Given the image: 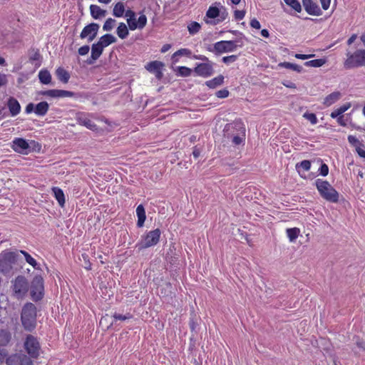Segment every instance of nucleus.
<instances>
[{
    "mask_svg": "<svg viewBox=\"0 0 365 365\" xmlns=\"http://www.w3.org/2000/svg\"><path fill=\"white\" fill-rule=\"evenodd\" d=\"M21 319L26 330L32 331L36 325V307L31 303H26L22 308Z\"/></svg>",
    "mask_w": 365,
    "mask_h": 365,
    "instance_id": "obj_1",
    "label": "nucleus"
},
{
    "mask_svg": "<svg viewBox=\"0 0 365 365\" xmlns=\"http://www.w3.org/2000/svg\"><path fill=\"white\" fill-rule=\"evenodd\" d=\"M315 185L320 195L324 200L331 202H338L339 193L328 181L317 179L315 181Z\"/></svg>",
    "mask_w": 365,
    "mask_h": 365,
    "instance_id": "obj_2",
    "label": "nucleus"
},
{
    "mask_svg": "<svg viewBox=\"0 0 365 365\" xmlns=\"http://www.w3.org/2000/svg\"><path fill=\"white\" fill-rule=\"evenodd\" d=\"M192 58L203 61V63H196V66L194 68V72L197 76L203 78H207L213 74L214 63L211 61H210L207 56L200 54L193 55Z\"/></svg>",
    "mask_w": 365,
    "mask_h": 365,
    "instance_id": "obj_3",
    "label": "nucleus"
},
{
    "mask_svg": "<svg viewBox=\"0 0 365 365\" xmlns=\"http://www.w3.org/2000/svg\"><path fill=\"white\" fill-rule=\"evenodd\" d=\"M24 349L31 360L37 359L40 356L41 346L39 340L32 334L26 335L24 341Z\"/></svg>",
    "mask_w": 365,
    "mask_h": 365,
    "instance_id": "obj_4",
    "label": "nucleus"
},
{
    "mask_svg": "<svg viewBox=\"0 0 365 365\" xmlns=\"http://www.w3.org/2000/svg\"><path fill=\"white\" fill-rule=\"evenodd\" d=\"M160 236L161 231L159 228L148 231L141 237L136 246L139 250L154 247L160 242Z\"/></svg>",
    "mask_w": 365,
    "mask_h": 365,
    "instance_id": "obj_5",
    "label": "nucleus"
},
{
    "mask_svg": "<svg viewBox=\"0 0 365 365\" xmlns=\"http://www.w3.org/2000/svg\"><path fill=\"white\" fill-rule=\"evenodd\" d=\"M12 295L17 299L24 298L29 291V282L26 277L19 275L11 282Z\"/></svg>",
    "mask_w": 365,
    "mask_h": 365,
    "instance_id": "obj_6",
    "label": "nucleus"
},
{
    "mask_svg": "<svg viewBox=\"0 0 365 365\" xmlns=\"http://www.w3.org/2000/svg\"><path fill=\"white\" fill-rule=\"evenodd\" d=\"M125 17L128 26L131 31L142 30L147 24L148 19L144 14H141L137 19L135 12L131 9L126 10Z\"/></svg>",
    "mask_w": 365,
    "mask_h": 365,
    "instance_id": "obj_7",
    "label": "nucleus"
},
{
    "mask_svg": "<svg viewBox=\"0 0 365 365\" xmlns=\"http://www.w3.org/2000/svg\"><path fill=\"white\" fill-rule=\"evenodd\" d=\"M237 41H220L214 43L212 47H209L207 50L216 55L222 53H228L235 51L237 47H241L242 44L238 45Z\"/></svg>",
    "mask_w": 365,
    "mask_h": 365,
    "instance_id": "obj_8",
    "label": "nucleus"
},
{
    "mask_svg": "<svg viewBox=\"0 0 365 365\" xmlns=\"http://www.w3.org/2000/svg\"><path fill=\"white\" fill-rule=\"evenodd\" d=\"M344 66L346 69L365 66V50L359 49L351 54H348Z\"/></svg>",
    "mask_w": 365,
    "mask_h": 365,
    "instance_id": "obj_9",
    "label": "nucleus"
},
{
    "mask_svg": "<svg viewBox=\"0 0 365 365\" xmlns=\"http://www.w3.org/2000/svg\"><path fill=\"white\" fill-rule=\"evenodd\" d=\"M16 254L4 250L0 254V272L9 273L12 269V264L16 261Z\"/></svg>",
    "mask_w": 365,
    "mask_h": 365,
    "instance_id": "obj_10",
    "label": "nucleus"
},
{
    "mask_svg": "<svg viewBox=\"0 0 365 365\" xmlns=\"http://www.w3.org/2000/svg\"><path fill=\"white\" fill-rule=\"evenodd\" d=\"M43 279L41 276H36L31 285V296L34 301L41 300L43 297Z\"/></svg>",
    "mask_w": 365,
    "mask_h": 365,
    "instance_id": "obj_11",
    "label": "nucleus"
},
{
    "mask_svg": "<svg viewBox=\"0 0 365 365\" xmlns=\"http://www.w3.org/2000/svg\"><path fill=\"white\" fill-rule=\"evenodd\" d=\"M226 132L230 130H237L240 131V134L234 135L232 138V143L235 145L241 144L245 140V128L243 123L241 121L234 122L232 123H228L225 125V128Z\"/></svg>",
    "mask_w": 365,
    "mask_h": 365,
    "instance_id": "obj_12",
    "label": "nucleus"
},
{
    "mask_svg": "<svg viewBox=\"0 0 365 365\" xmlns=\"http://www.w3.org/2000/svg\"><path fill=\"white\" fill-rule=\"evenodd\" d=\"M91 114L89 113L78 112L76 114L75 119L77 124L84 126L92 131L98 132L99 128L91 120Z\"/></svg>",
    "mask_w": 365,
    "mask_h": 365,
    "instance_id": "obj_13",
    "label": "nucleus"
},
{
    "mask_svg": "<svg viewBox=\"0 0 365 365\" xmlns=\"http://www.w3.org/2000/svg\"><path fill=\"white\" fill-rule=\"evenodd\" d=\"M6 365H33V360L26 354L20 351L9 356Z\"/></svg>",
    "mask_w": 365,
    "mask_h": 365,
    "instance_id": "obj_14",
    "label": "nucleus"
},
{
    "mask_svg": "<svg viewBox=\"0 0 365 365\" xmlns=\"http://www.w3.org/2000/svg\"><path fill=\"white\" fill-rule=\"evenodd\" d=\"M39 94L43 96L55 98H71L75 96V93L72 91L58 89L42 91L39 92Z\"/></svg>",
    "mask_w": 365,
    "mask_h": 365,
    "instance_id": "obj_15",
    "label": "nucleus"
},
{
    "mask_svg": "<svg viewBox=\"0 0 365 365\" xmlns=\"http://www.w3.org/2000/svg\"><path fill=\"white\" fill-rule=\"evenodd\" d=\"M99 27L96 23H91L86 26L81 32V38H88V41H93L97 36Z\"/></svg>",
    "mask_w": 365,
    "mask_h": 365,
    "instance_id": "obj_16",
    "label": "nucleus"
},
{
    "mask_svg": "<svg viewBox=\"0 0 365 365\" xmlns=\"http://www.w3.org/2000/svg\"><path fill=\"white\" fill-rule=\"evenodd\" d=\"M304 10L307 14L312 16H321L322 11L319 5L313 0H302Z\"/></svg>",
    "mask_w": 365,
    "mask_h": 365,
    "instance_id": "obj_17",
    "label": "nucleus"
},
{
    "mask_svg": "<svg viewBox=\"0 0 365 365\" xmlns=\"http://www.w3.org/2000/svg\"><path fill=\"white\" fill-rule=\"evenodd\" d=\"M11 147L16 153H26V150L29 148V143L23 138H15Z\"/></svg>",
    "mask_w": 365,
    "mask_h": 365,
    "instance_id": "obj_18",
    "label": "nucleus"
},
{
    "mask_svg": "<svg viewBox=\"0 0 365 365\" xmlns=\"http://www.w3.org/2000/svg\"><path fill=\"white\" fill-rule=\"evenodd\" d=\"M164 63L163 62L159 61H153L145 66V68L149 72L154 73L157 78L160 79L163 77L162 69Z\"/></svg>",
    "mask_w": 365,
    "mask_h": 365,
    "instance_id": "obj_19",
    "label": "nucleus"
},
{
    "mask_svg": "<svg viewBox=\"0 0 365 365\" xmlns=\"http://www.w3.org/2000/svg\"><path fill=\"white\" fill-rule=\"evenodd\" d=\"M7 107L11 116H16L21 112V105L14 97H10L7 101Z\"/></svg>",
    "mask_w": 365,
    "mask_h": 365,
    "instance_id": "obj_20",
    "label": "nucleus"
},
{
    "mask_svg": "<svg viewBox=\"0 0 365 365\" xmlns=\"http://www.w3.org/2000/svg\"><path fill=\"white\" fill-rule=\"evenodd\" d=\"M90 11L91 16L95 19H99L106 16L107 11L102 9L99 6L91 4L90 6Z\"/></svg>",
    "mask_w": 365,
    "mask_h": 365,
    "instance_id": "obj_21",
    "label": "nucleus"
},
{
    "mask_svg": "<svg viewBox=\"0 0 365 365\" xmlns=\"http://www.w3.org/2000/svg\"><path fill=\"white\" fill-rule=\"evenodd\" d=\"M341 97V93L339 91H334L328 96H327L323 101V104L325 106H330L336 101H338Z\"/></svg>",
    "mask_w": 365,
    "mask_h": 365,
    "instance_id": "obj_22",
    "label": "nucleus"
},
{
    "mask_svg": "<svg viewBox=\"0 0 365 365\" xmlns=\"http://www.w3.org/2000/svg\"><path fill=\"white\" fill-rule=\"evenodd\" d=\"M51 190H52V193L53 194L54 197L58 202L59 205L61 207H63L65 205V202H66V200H65V195H64V193H63V191L62 190V189H61L58 187H53L51 188Z\"/></svg>",
    "mask_w": 365,
    "mask_h": 365,
    "instance_id": "obj_23",
    "label": "nucleus"
},
{
    "mask_svg": "<svg viewBox=\"0 0 365 365\" xmlns=\"http://www.w3.org/2000/svg\"><path fill=\"white\" fill-rule=\"evenodd\" d=\"M49 109V105L46 101H41L35 106L34 113L38 116H44Z\"/></svg>",
    "mask_w": 365,
    "mask_h": 365,
    "instance_id": "obj_24",
    "label": "nucleus"
},
{
    "mask_svg": "<svg viewBox=\"0 0 365 365\" xmlns=\"http://www.w3.org/2000/svg\"><path fill=\"white\" fill-rule=\"evenodd\" d=\"M57 78L63 83H67L70 79V73L63 67H58L56 70Z\"/></svg>",
    "mask_w": 365,
    "mask_h": 365,
    "instance_id": "obj_25",
    "label": "nucleus"
},
{
    "mask_svg": "<svg viewBox=\"0 0 365 365\" xmlns=\"http://www.w3.org/2000/svg\"><path fill=\"white\" fill-rule=\"evenodd\" d=\"M136 215L138 217L137 226L141 227L143 226L146 219L145 210L143 205H139L137 207Z\"/></svg>",
    "mask_w": 365,
    "mask_h": 365,
    "instance_id": "obj_26",
    "label": "nucleus"
},
{
    "mask_svg": "<svg viewBox=\"0 0 365 365\" xmlns=\"http://www.w3.org/2000/svg\"><path fill=\"white\" fill-rule=\"evenodd\" d=\"M191 55H192V51L189 48H180V49L178 50L177 51H175L172 55L171 60H172L173 63H176L179 61V59H178L179 56H185L191 58L192 57Z\"/></svg>",
    "mask_w": 365,
    "mask_h": 365,
    "instance_id": "obj_27",
    "label": "nucleus"
},
{
    "mask_svg": "<svg viewBox=\"0 0 365 365\" xmlns=\"http://www.w3.org/2000/svg\"><path fill=\"white\" fill-rule=\"evenodd\" d=\"M116 38L112 34H106L102 36L98 41L103 48L108 46L109 45L115 43Z\"/></svg>",
    "mask_w": 365,
    "mask_h": 365,
    "instance_id": "obj_28",
    "label": "nucleus"
},
{
    "mask_svg": "<svg viewBox=\"0 0 365 365\" xmlns=\"http://www.w3.org/2000/svg\"><path fill=\"white\" fill-rule=\"evenodd\" d=\"M116 34L120 39H125L129 34V28L125 23L120 22L116 29Z\"/></svg>",
    "mask_w": 365,
    "mask_h": 365,
    "instance_id": "obj_29",
    "label": "nucleus"
},
{
    "mask_svg": "<svg viewBox=\"0 0 365 365\" xmlns=\"http://www.w3.org/2000/svg\"><path fill=\"white\" fill-rule=\"evenodd\" d=\"M104 48L98 43H93L91 47V58L97 60L102 54Z\"/></svg>",
    "mask_w": 365,
    "mask_h": 365,
    "instance_id": "obj_30",
    "label": "nucleus"
},
{
    "mask_svg": "<svg viewBox=\"0 0 365 365\" xmlns=\"http://www.w3.org/2000/svg\"><path fill=\"white\" fill-rule=\"evenodd\" d=\"M350 107H351V103H344L342 106H341L340 107H339V108H336L335 110H334L331 113L330 116L332 118H336L339 117V116H343L342 114L344 113H345L346 110H348V109H349Z\"/></svg>",
    "mask_w": 365,
    "mask_h": 365,
    "instance_id": "obj_31",
    "label": "nucleus"
},
{
    "mask_svg": "<svg viewBox=\"0 0 365 365\" xmlns=\"http://www.w3.org/2000/svg\"><path fill=\"white\" fill-rule=\"evenodd\" d=\"M11 339V333L4 329H0V346H6Z\"/></svg>",
    "mask_w": 365,
    "mask_h": 365,
    "instance_id": "obj_32",
    "label": "nucleus"
},
{
    "mask_svg": "<svg viewBox=\"0 0 365 365\" xmlns=\"http://www.w3.org/2000/svg\"><path fill=\"white\" fill-rule=\"evenodd\" d=\"M38 78L41 83L48 85L51 82V75L46 69H42L38 73Z\"/></svg>",
    "mask_w": 365,
    "mask_h": 365,
    "instance_id": "obj_33",
    "label": "nucleus"
},
{
    "mask_svg": "<svg viewBox=\"0 0 365 365\" xmlns=\"http://www.w3.org/2000/svg\"><path fill=\"white\" fill-rule=\"evenodd\" d=\"M126 10L125 6L122 2H118L113 7V15L115 17L120 18L125 15Z\"/></svg>",
    "mask_w": 365,
    "mask_h": 365,
    "instance_id": "obj_34",
    "label": "nucleus"
},
{
    "mask_svg": "<svg viewBox=\"0 0 365 365\" xmlns=\"http://www.w3.org/2000/svg\"><path fill=\"white\" fill-rule=\"evenodd\" d=\"M224 82V76L222 75H219L218 76L207 81L205 82L207 86L210 88H215L220 85H222Z\"/></svg>",
    "mask_w": 365,
    "mask_h": 365,
    "instance_id": "obj_35",
    "label": "nucleus"
},
{
    "mask_svg": "<svg viewBox=\"0 0 365 365\" xmlns=\"http://www.w3.org/2000/svg\"><path fill=\"white\" fill-rule=\"evenodd\" d=\"M278 66L282 67V68H285L287 69H291L297 73H302L303 71L302 66L295 64V63H290V62L284 61V62L279 63L278 64Z\"/></svg>",
    "mask_w": 365,
    "mask_h": 365,
    "instance_id": "obj_36",
    "label": "nucleus"
},
{
    "mask_svg": "<svg viewBox=\"0 0 365 365\" xmlns=\"http://www.w3.org/2000/svg\"><path fill=\"white\" fill-rule=\"evenodd\" d=\"M286 233L289 241L294 242L300 234V230L298 227L287 228Z\"/></svg>",
    "mask_w": 365,
    "mask_h": 365,
    "instance_id": "obj_37",
    "label": "nucleus"
},
{
    "mask_svg": "<svg viewBox=\"0 0 365 365\" xmlns=\"http://www.w3.org/2000/svg\"><path fill=\"white\" fill-rule=\"evenodd\" d=\"M326 63V59L324 58H318V59H314L309 61H306L304 63V66L308 67H314V68H319L322 66Z\"/></svg>",
    "mask_w": 365,
    "mask_h": 365,
    "instance_id": "obj_38",
    "label": "nucleus"
},
{
    "mask_svg": "<svg viewBox=\"0 0 365 365\" xmlns=\"http://www.w3.org/2000/svg\"><path fill=\"white\" fill-rule=\"evenodd\" d=\"M220 15V10L216 7L211 6L206 11V17L209 19H215Z\"/></svg>",
    "mask_w": 365,
    "mask_h": 365,
    "instance_id": "obj_39",
    "label": "nucleus"
},
{
    "mask_svg": "<svg viewBox=\"0 0 365 365\" xmlns=\"http://www.w3.org/2000/svg\"><path fill=\"white\" fill-rule=\"evenodd\" d=\"M201 29V25L196 21H191L187 25V30L190 35H195L197 34Z\"/></svg>",
    "mask_w": 365,
    "mask_h": 365,
    "instance_id": "obj_40",
    "label": "nucleus"
},
{
    "mask_svg": "<svg viewBox=\"0 0 365 365\" xmlns=\"http://www.w3.org/2000/svg\"><path fill=\"white\" fill-rule=\"evenodd\" d=\"M20 252L24 256L25 260L28 264L31 265L35 269L37 268L38 263L30 254L24 250H21Z\"/></svg>",
    "mask_w": 365,
    "mask_h": 365,
    "instance_id": "obj_41",
    "label": "nucleus"
},
{
    "mask_svg": "<svg viewBox=\"0 0 365 365\" xmlns=\"http://www.w3.org/2000/svg\"><path fill=\"white\" fill-rule=\"evenodd\" d=\"M311 168V162L308 160H304L299 163H297L296 169L300 173V169L304 171H309Z\"/></svg>",
    "mask_w": 365,
    "mask_h": 365,
    "instance_id": "obj_42",
    "label": "nucleus"
},
{
    "mask_svg": "<svg viewBox=\"0 0 365 365\" xmlns=\"http://www.w3.org/2000/svg\"><path fill=\"white\" fill-rule=\"evenodd\" d=\"M285 4L289 6L292 9H293L297 12H301L302 6L298 0H284Z\"/></svg>",
    "mask_w": 365,
    "mask_h": 365,
    "instance_id": "obj_43",
    "label": "nucleus"
},
{
    "mask_svg": "<svg viewBox=\"0 0 365 365\" xmlns=\"http://www.w3.org/2000/svg\"><path fill=\"white\" fill-rule=\"evenodd\" d=\"M115 23H116V21L115 19H113L112 18H108L105 21V23L103 26V29L106 31H110L113 29Z\"/></svg>",
    "mask_w": 365,
    "mask_h": 365,
    "instance_id": "obj_44",
    "label": "nucleus"
},
{
    "mask_svg": "<svg viewBox=\"0 0 365 365\" xmlns=\"http://www.w3.org/2000/svg\"><path fill=\"white\" fill-rule=\"evenodd\" d=\"M349 143L356 148V150L357 151L358 148H361L362 145L361 143L358 140V138L354 135H349L348 136Z\"/></svg>",
    "mask_w": 365,
    "mask_h": 365,
    "instance_id": "obj_45",
    "label": "nucleus"
},
{
    "mask_svg": "<svg viewBox=\"0 0 365 365\" xmlns=\"http://www.w3.org/2000/svg\"><path fill=\"white\" fill-rule=\"evenodd\" d=\"M303 117L309 120L312 125H315L318 122L316 115L313 113L305 112L303 114Z\"/></svg>",
    "mask_w": 365,
    "mask_h": 365,
    "instance_id": "obj_46",
    "label": "nucleus"
},
{
    "mask_svg": "<svg viewBox=\"0 0 365 365\" xmlns=\"http://www.w3.org/2000/svg\"><path fill=\"white\" fill-rule=\"evenodd\" d=\"M8 350L4 346H0V364H6L7 358L9 357Z\"/></svg>",
    "mask_w": 365,
    "mask_h": 365,
    "instance_id": "obj_47",
    "label": "nucleus"
},
{
    "mask_svg": "<svg viewBox=\"0 0 365 365\" xmlns=\"http://www.w3.org/2000/svg\"><path fill=\"white\" fill-rule=\"evenodd\" d=\"M113 317L115 322H116L118 320L124 321V320L130 319L133 318V315L130 313H127L125 315H123V314H120L118 313H114L113 315Z\"/></svg>",
    "mask_w": 365,
    "mask_h": 365,
    "instance_id": "obj_48",
    "label": "nucleus"
},
{
    "mask_svg": "<svg viewBox=\"0 0 365 365\" xmlns=\"http://www.w3.org/2000/svg\"><path fill=\"white\" fill-rule=\"evenodd\" d=\"M178 73L180 76L183 77L190 76L192 73V70L186 66H179Z\"/></svg>",
    "mask_w": 365,
    "mask_h": 365,
    "instance_id": "obj_49",
    "label": "nucleus"
},
{
    "mask_svg": "<svg viewBox=\"0 0 365 365\" xmlns=\"http://www.w3.org/2000/svg\"><path fill=\"white\" fill-rule=\"evenodd\" d=\"M238 56L237 55H231L227 56H224L222 59V62L225 64H230L234 63L237 61Z\"/></svg>",
    "mask_w": 365,
    "mask_h": 365,
    "instance_id": "obj_50",
    "label": "nucleus"
},
{
    "mask_svg": "<svg viewBox=\"0 0 365 365\" xmlns=\"http://www.w3.org/2000/svg\"><path fill=\"white\" fill-rule=\"evenodd\" d=\"M319 174L322 176H327L329 174V167L326 163H322L319 168Z\"/></svg>",
    "mask_w": 365,
    "mask_h": 365,
    "instance_id": "obj_51",
    "label": "nucleus"
},
{
    "mask_svg": "<svg viewBox=\"0 0 365 365\" xmlns=\"http://www.w3.org/2000/svg\"><path fill=\"white\" fill-rule=\"evenodd\" d=\"M82 257L84 260V263H85V269H86L87 270H91V263L90 262V259H89V256L84 253V254H82Z\"/></svg>",
    "mask_w": 365,
    "mask_h": 365,
    "instance_id": "obj_52",
    "label": "nucleus"
},
{
    "mask_svg": "<svg viewBox=\"0 0 365 365\" xmlns=\"http://www.w3.org/2000/svg\"><path fill=\"white\" fill-rule=\"evenodd\" d=\"M229 96V91L226 88L220 90L216 92V96L220 98H225Z\"/></svg>",
    "mask_w": 365,
    "mask_h": 365,
    "instance_id": "obj_53",
    "label": "nucleus"
},
{
    "mask_svg": "<svg viewBox=\"0 0 365 365\" xmlns=\"http://www.w3.org/2000/svg\"><path fill=\"white\" fill-rule=\"evenodd\" d=\"M245 11H240V10H236L234 12V16L235 19L237 20H242L245 18Z\"/></svg>",
    "mask_w": 365,
    "mask_h": 365,
    "instance_id": "obj_54",
    "label": "nucleus"
},
{
    "mask_svg": "<svg viewBox=\"0 0 365 365\" xmlns=\"http://www.w3.org/2000/svg\"><path fill=\"white\" fill-rule=\"evenodd\" d=\"M90 50L89 46L85 45L81 47H80L78 50V54L81 56H85L86 55Z\"/></svg>",
    "mask_w": 365,
    "mask_h": 365,
    "instance_id": "obj_55",
    "label": "nucleus"
},
{
    "mask_svg": "<svg viewBox=\"0 0 365 365\" xmlns=\"http://www.w3.org/2000/svg\"><path fill=\"white\" fill-rule=\"evenodd\" d=\"M250 26L252 28L256 29H259L261 27L259 21L255 18L252 19L250 21Z\"/></svg>",
    "mask_w": 365,
    "mask_h": 365,
    "instance_id": "obj_56",
    "label": "nucleus"
},
{
    "mask_svg": "<svg viewBox=\"0 0 365 365\" xmlns=\"http://www.w3.org/2000/svg\"><path fill=\"white\" fill-rule=\"evenodd\" d=\"M295 58H298V59H302V60H305V59H308V58H310L314 56L313 54H300V53H296L295 54Z\"/></svg>",
    "mask_w": 365,
    "mask_h": 365,
    "instance_id": "obj_57",
    "label": "nucleus"
},
{
    "mask_svg": "<svg viewBox=\"0 0 365 365\" xmlns=\"http://www.w3.org/2000/svg\"><path fill=\"white\" fill-rule=\"evenodd\" d=\"M8 80L6 74L0 73V87L7 84Z\"/></svg>",
    "mask_w": 365,
    "mask_h": 365,
    "instance_id": "obj_58",
    "label": "nucleus"
},
{
    "mask_svg": "<svg viewBox=\"0 0 365 365\" xmlns=\"http://www.w3.org/2000/svg\"><path fill=\"white\" fill-rule=\"evenodd\" d=\"M320 3L322 9L324 10H327L330 6L331 0H320Z\"/></svg>",
    "mask_w": 365,
    "mask_h": 365,
    "instance_id": "obj_59",
    "label": "nucleus"
},
{
    "mask_svg": "<svg viewBox=\"0 0 365 365\" xmlns=\"http://www.w3.org/2000/svg\"><path fill=\"white\" fill-rule=\"evenodd\" d=\"M34 109H35V106L34 103H29L26 106V108H25V112L26 113H31L32 112H34Z\"/></svg>",
    "mask_w": 365,
    "mask_h": 365,
    "instance_id": "obj_60",
    "label": "nucleus"
},
{
    "mask_svg": "<svg viewBox=\"0 0 365 365\" xmlns=\"http://www.w3.org/2000/svg\"><path fill=\"white\" fill-rule=\"evenodd\" d=\"M170 48H171L170 44L165 43L162 46V48L160 49V52L164 53L167 52Z\"/></svg>",
    "mask_w": 365,
    "mask_h": 365,
    "instance_id": "obj_61",
    "label": "nucleus"
},
{
    "mask_svg": "<svg viewBox=\"0 0 365 365\" xmlns=\"http://www.w3.org/2000/svg\"><path fill=\"white\" fill-rule=\"evenodd\" d=\"M200 155V150L197 148L194 147L192 151V155L195 158H197Z\"/></svg>",
    "mask_w": 365,
    "mask_h": 365,
    "instance_id": "obj_62",
    "label": "nucleus"
},
{
    "mask_svg": "<svg viewBox=\"0 0 365 365\" xmlns=\"http://www.w3.org/2000/svg\"><path fill=\"white\" fill-rule=\"evenodd\" d=\"M356 34H353L351 36V37L347 41V44L351 45L352 43L354 42V41L356 39Z\"/></svg>",
    "mask_w": 365,
    "mask_h": 365,
    "instance_id": "obj_63",
    "label": "nucleus"
},
{
    "mask_svg": "<svg viewBox=\"0 0 365 365\" xmlns=\"http://www.w3.org/2000/svg\"><path fill=\"white\" fill-rule=\"evenodd\" d=\"M357 153L359 154V155L360 157L365 158V150H363L361 148H358Z\"/></svg>",
    "mask_w": 365,
    "mask_h": 365,
    "instance_id": "obj_64",
    "label": "nucleus"
}]
</instances>
